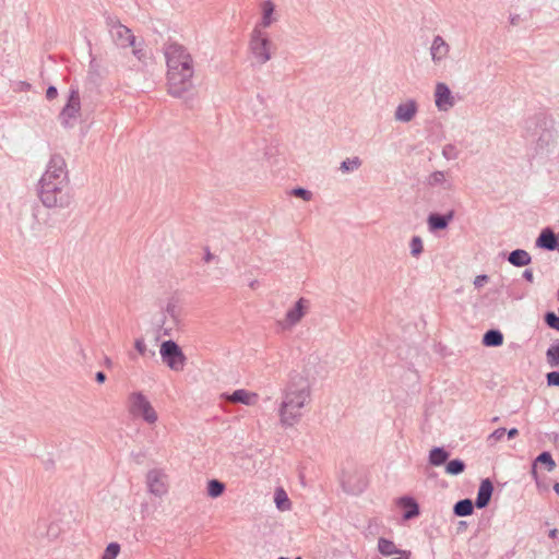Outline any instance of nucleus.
Segmentation results:
<instances>
[{
    "label": "nucleus",
    "instance_id": "f257e3e1",
    "mask_svg": "<svg viewBox=\"0 0 559 559\" xmlns=\"http://www.w3.org/2000/svg\"><path fill=\"white\" fill-rule=\"evenodd\" d=\"M69 171L64 157L55 153L37 185V195L45 207L67 209L72 203Z\"/></svg>",
    "mask_w": 559,
    "mask_h": 559
},
{
    "label": "nucleus",
    "instance_id": "f03ea898",
    "mask_svg": "<svg viewBox=\"0 0 559 559\" xmlns=\"http://www.w3.org/2000/svg\"><path fill=\"white\" fill-rule=\"evenodd\" d=\"M310 384L307 378L295 374L283 390L278 407L280 423L288 428L298 424L304 416V408L310 402Z\"/></svg>",
    "mask_w": 559,
    "mask_h": 559
},
{
    "label": "nucleus",
    "instance_id": "7ed1b4c3",
    "mask_svg": "<svg viewBox=\"0 0 559 559\" xmlns=\"http://www.w3.org/2000/svg\"><path fill=\"white\" fill-rule=\"evenodd\" d=\"M194 63L179 64L177 68L167 67V92L170 96L182 98L193 88Z\"/></svg>",
    "mask_w": 559,
    "mask_h": 559
},
{
    "label": "nucleus",
    "instance_id": "20e7f679",
    "mask_svg": "<svg viewBox=\"0 0 559 559\" xmlns=\"http://www.w3.org/2000/svg\"><path fill=\"white\" fill-rule=\"evenodd\" d=\"M128 411L131 416L141 417L150 425L158 419L156 411L142 392H132L128 396Z\"/></svg>",
    "mask_w": 559,
    "mask_h": 559
},
{
    "label": "nucleus",
    "instance_id": "39448f33",
    "mask_svg": "<svg viewBox=\"0 0 559 559\" xmlns=\"http://www.w3.org/2000/svg\"><path fill=\"white\" fill-rule=\"evenodd\" d=\"M274 44L266 32L252 29L249 40V49L260 64L266 63L272 58Z\"/></svg>",
    "mask_w": 559,
    "mask_h": 559
},
{
    "label": "nucleus",
    "instance_id": "423d86ee",
    "mask_svg": "<svg viewBox=\"0 0 559 559\" xmlns=\"http://www.w3.org/2000/svg\"><path fill=\"white\" fill-rule=\"evenodd\" d=\"M525 129L531 136H537L539 142L548 143L552 139L554 120L550 116L539 112L525 122Z\"/></svg>",
    "mask_w": 559,
    "mask_h": 559
},
{
    "label": "nucleus",
    "instance_id": "0eeeda50",
    "mask_svg": "<svg viewBox=\"0 0 559 559\" xmlns=\"http://www.w3.org/2000/svg\"><path fill=\"white\" fill-rule=\"evenodd\" d=\"M163 362L174 371H182L186 365V356L180 346L171 340L164 341L160 345Z\"/></svg>",
    "mask_w": 559,
    "mask_h": 559
},
{
    "label": "nucleus",
    "instance_id": "6e6552de",
    "mask_svg": "<svg viewBox=\"0 0 559 559\" xmlns=\"http://www.w3.org/2000/svg\"><path fill=\"white\" fill-rule=\"evenodd\" d=\"M106 25L114 43L120 48H128L134 46L135 36L132 31L123 25L119 19L115 16H108L106 19Z\"/></svg>",
    "mask_w": 559,
    "mask_h": 559
},
{
    "label": "nucleus",
    "instance_id": "1a4fd4ad",
    "mask_svg": "<svg viewBox=\"0 0 559 559\" xmlns=\"http://www.w3.org/2000/svg\"><path fill=\"white\" fill-rule=\"evenodd\" d=\"M163 52L166 59V66L177 68L179 64L193 62V58L188 49L173 40H168L164 44Z\"/></svg>",
    "mask_w": 559,
    "mask_h": 559
},
{
    "label": "nucleus",
    "instance_id": "9d476101",
    "mask_svg": "<svg viewBox=\"0 0 559 559\" xmlns=\"http://www.w3.org/2000/svg\"><path fill=\"white\" fill-rule=\"evenodd\" d=\"M81 98L78 88L71 87L66 106L59 115L60 122L63 127H73L80 116Z\"/></svg>",
    "mask_w": 559,
    "mask_h": 559
},
{
    "label": "nucleus",
    "instance_id": "9b49d317",
    "mask_svg": "<svg viewBox=\"0 0 559 559\" xmlns=\"http://www.w3.org/2000/svg\"><path fill=\"white\" fill-rule=\"evenodd\" d=\"M310 302L308 299L301 297L299 298L293 308H290L284 318L283 321H280L278 324L283 330H290L293 326L298 324L301 319L306 316L309 310Z\"/></svg>",
    "mask_w": 559,
    "mask_h": 559
},
{
    "label": "nucleus",
    "instance_id": "f8f14e48",
    "mask_svg": "<svg viewBox=\"0 0 559 559\" xmlns=\"http://www.w3.org/2000/svg\"><path fill=\"white\" fill-rule=\"evenodd\" d=\"M146 485L152 495L162 497L168 491L167 475L162 469H151L146 474Z\"/></svg>",
    "mask_w": 559,
    "mask_h": 559
},
{
    "label": "nucleus",
    "instance_id": "ddd939ff",
    "mask_svg": "<svg viewBox=\"0 0 559 559\" xmlns=\"http://www.w3.org/2000/svg\"><path fill=\"white\" fill-rule=\"evenodd\" d=\"M435 104L439 110L447 111L455 105L454 97L449 86L443 82H438L435 88Z\"/></svg>",
    "mask_w": 559,
    "mask_h": 559
},
{
    "label": "nucleus",
    "instance_id": "4468645a",
    "mask_svg": "<svg viewBox=\"0 0 559 559\" xmlns=\"http://www.w3.org/2000/svg\"><path fill=\"white\" fill-rule=\"evenodd\" d=\"M450 52V45L440 35H436L430 47L431 60L435 64L444 61Z\"/></svg>",
    "mask_w": 559,
    "mask_h": 559
},
{
    "label": "nucleus",
    "instance_id": "2eb2a0df",
    "mask_svg": "<svg viewBox=\"0 0 559 559\" xmlns=\"http://www.w3.org/2000/svg\"><path fill=\"white\" fill-rule=\"evenodd\" d=\"M418 112V104L415 99H408L405 103H401L394 112V119L400 122L412 121Z\"/></svg>",
    "mask_w": 559,
    "mask_h": 559
},
{
    "label": "nucleus",
    "instance_id": "dca6fc26",
    "mask_svg": "<svg viewBox=\"0 0 559 559\" xmlns=\"http://www.w3.org/2000/svg\"><path fill=\"white\" fill-rule=\"evenodd\" d=\"M224 397L227 402L233 404L254 405L258 402L259 395L245 389H238L231 394H225Z\"/></svg>",
    "mask_w": 559,
    "mask_h": 559
},
{
    "label": "nucleus",
    "instance_id": "f3484780",
    "mask_svg": "<svg viewBox=\"0 0 559 559\" xmlns=\"http://www.w3.org/2000/svg\"><path fill=\"white\" fill-rule=\"evenodd\" d=\"M454 218V211L451 210L445 214L431 213L428 216L427 223L431 231L445 229Z\"/></svg>",
    "mask_w": 559,
    "mask_h": 559
},
{
    "label": "nucleus",
    "instance_id": "a211bd4d",
    "mask_svg": "<svg viewBox=\"0 0 559 559\" xmlns=\"http://www.w3.org/2000/svg\"><path fill=\"white\" fill-rule=\"evenodd\" d=\"M275 11V5L271 0H266L262 3V16L261 20L255 24L253 29H259L261 32H266L276 19L273 16Z\"/></svg>",
    "mask_w": 559,
    "mask_h": 559
},
{
    "label": "nucleus",
    "instance_id": "6ab92c4d",
    "mask_svg": "<svg viewBox=\"0 0 559 559\" xmlns=\"http://www.w3.org/2000/svg\"><path fill=\"white\" fill-rule=\"evenodd\" d=\"M493 492V485L489 478L481 480L478 488L477 497L475 500V507L478 509L486 508L491 499Z\"/></svg>",
    "mask_w": 559,
    "mask_h": 559
},
{
    "label": "nucleus",
    "instance_id": "aec40b11",
    "mask_svg": "<svg viewBox=\"0 0 559 559\" xmlns=\"http://www.w3.org/2000/svg\"><path fill=\"white\" fill-rule=\"evenodd\" d=\"M557 240L558 236L550 228H545L537 237L536 246L542 249L554 251L558 248Z\"/></svg>",
    "mask_w": 559,
    "mask_h": 559
},
{
    "label": "nucleus",
    "instance_id": "412c9836",
    "mask_svg": "<svg viewBox=\"0 0 559 559\" xmlns=\"http://www.w3.org/2000/svg\"><path fill=\"white\" fill-rule=\"evenodd\" d=\"M399 506L404 509L403 518L411 520L419 515V506L412 497H402L399 499Z\"/></svg>",
    "mask_w": 559,
    "mask_h": 559
},
{
    "label": "nucleus",
    "instance_id": "4be33fe9",
    "mask_svg": "<svg viewBox=\"0 0 559 559\" xmlns=\"http://www.w3.org/2000/svg\"><path fill=\"white\" fill-rule=\"evenodd\" d=\"M508 261L518 267L528 265L532 261L530 253L523 249H515L510 252Z\"/></svg>",
    "mask_w": 559,
    "mask_h": 559
},
{
    "label": "nucleus",
    "instance_id": "5701e85b",
    "mask_svg": "<svg viewBox=\"0 0 559 559\" xmlns=\"http://www.w3.org/2000/svg\"><path fill=\"white\" fill-rule=\"evenodd\" d=\"M483 344L487 347H498L503 344V334L501 331L491 329L483 336Z\"/></svg>",
    "mask_w": 559,
    "mask_h": 559
},
{
    "label": "nucleus",
    "instance_id": "b1692460",
    "mask_svg": "<svg viewBox=\"0 0 559 559\" xmlns=\"http://www.w3.org/2000/svg\"><path fill=\"white\" fill-rule=\"evenodd\" d=\"M450 453L441 447H436L429 452V463L433 466H441L447 463Z\"/></svg>",
    "mask_w": 559,
    "mask_h": 559
},
{
    "label": "nucleus",
    "instance_id": "393cba45",
    "mask_svg": "<svg viewBox=\"0 0 559 559\" xmlns=\"http://www.w3.org/2000/svg\"><path fill=\"white\" fill-rule=\"evenodd\" d=\"M427 186L429 187H443L444 189H451L452 185L445 178V173L441 170H436L430 174L426 180Z\"/></svg>",
    "mask_w": 559,
    "mask_h": 559
},
{
    "label": "nucleus",
    "instance_id": "a878e982",
    "mask_svg": "<svg viewBox=\"0 0 559 559\" xmlns=\"http://www.w3.org/2000/svg\"><path fill=\"white\" fill-rule=\"evenodd\" d=\"M474 506L471 499H462L454 504L453 512L456 516H468L473 514Z\"/></svg>",
    "mask_w": 559,
    "mask_h": 559
},
{
    "label": "nucleus",
    "instance_id": "bb28decb",
    "mask_svg": "<svg viewBox=\"0 0 559 559\" xmlns=\"http://www.w3.org/2000/svg\"><path fill=\"white\" fill-rule=\"evenodd\" d=\"M378 550L383 556H391L400 554L401 549H399L392 540L380 537L378 540Z\"/></svg>",
    "mask_w": 559,
    "mask_h": 559
},
{
    "label": "nucleus",
    "instance_id": "cd10ccee",
    "mask_svg": "<svg viewBox=\"0 0 559 559\" xmlns=\"http://www.w3.org/2000/svg\"><path fill=\"white\" fill-rule=\"evenodd\" d=\"M540 463L546 466V469L548 472L552 471L556 467V463L549 452H542L535 460V464ZM532 474L535 478H537V472L535 469V466H533Z\"/></svg>",
    "mask_w": 559,
    "mask_h": 559
},
{
    "label": "nucleus",
    "instance_id": "c85d7f7f",
    "mask_svg": "<svg viewBox=\"0 0 559 559\" xmlns=\"http://www.w3.org/2000/svg\"><path fill=\"white\" fill-rule=\"evenodd\" d=\"M546 360L551 367L559 366V340H556L547 349Z\"/></svg>",
    "mask_w": 559,
    "mask_h": 559
},
{
    "label": "nucleus",
    "instance_id": "c756f323",
    "mask_svg": "<svg viewBox=\"0 0 559 559\" xmlns=\"http://www.w3.org/2000/svg\"><path fill=\"white\" fill-rule=\"evenodd\" d=\"M465 468V463L460 459L451 460L445 464V473L450 475H460Z\"/></svg>",
    "mask_w": 559,
    "mask_h": 559
},
{
    "label": "nucleus",
    "instance_id": "7c9ffc66",
    "mask_svg": "<svg viewBox=\"0 0 559 559\" xmlns=\"http://www.w3.org/2000/svg\"><path fill=\"white\" fill-rule=\"evenodd\" d=\"M165 314L169 316L174 325H177L179 322V309L177 305V300L175 298H170L167 301V305L164 309Z\"/></svg>",
    "mask_w": 559,
    "mask_h": 559
},
{
    "label": "nucleus",
    "instance_id": "2f4dec72",
    "mask_svg": "<svg viewBox=\"0 0 559 559\" xmlns=\"http://www.w3.org/2000/svg\"><path fill=\"white\" fill-rule=\"evenodd\" d=\"M225 491V484L217 479H211L207 483V495L212 498H217Z\"/></svg>",
    "mask_w": 559,
    "mask_h": 559
},
{
    "label": "nucleus",
    "instance_id": "473e14b6",
    "mask_svg": "<svg viewBox=\"0 0 559 559\" xmlns=\"http://www.w3.org/2000/svg\"><path fill=\"white\" fill-rule=\"evenodd\" d=\"M361 166V159L359 157L347 158L341 163L340 169L343 173H349L358 169Z\"/></svg>",
    "mask_w": 559,
    "mask_h": 559
},
{
    "label": "nucleus",
    "instance_id": "72a5a7b5",
    "mask_svg": "<svg viewBox=\"0 0 559 559\" xmlns=\"http://www.w3.org/2000/svg\"><path fill=\"white\" fill-rule=\"evenodd\" d=\"M134 348L142 357H154L155 352L147 348L143 337L135 338Z\"/></svg>",
    "mask_w": 559,
    "mask_h": 559
},
{
    "label": "nucleus",
    "instance_id": "f704fd0d",
    "mask_svg": "<svg viewBox=\"0 0 559 559\" xmlns=\"http://www.w3.org/2000/svg\"><path fill=\"white\" fill-rule=\"evenodd\" d=\"M275 502L280 510H288L290 508V500L283 489H277L275 492Z\"/></svg>",
    "mask_w": 559,
    "mask_h": 559
},
{
    "label": "nucleus",
    "instance_id": "c9c22d12",
    "mask_svg": "<svg viewBox=\"0 0 559 559\" xmlns=\"http://www.w3.org/2000/svg\"><path fill=\"white\" fill-rule=\"evenodd\" d=\"M544 321L550 329L559 332V314L557 316L554 311H547L544 316Z\"/></svg>",
    "mask_w": 559,
    "mask_h": 559
},
{
    "label": "nucleus",
    "instance_id": "e433bc0d",
    "mask_svg": "<svg viewBox=\"0 0 559 559\" xmlns=\"http://www.w3.org/2000/svg\"><path fill=\"white\" fill-rule=\"evenodd\" d=\"M120 552V545L118 543H110L100 559H116Z\"/></svg>",
    "mask_w": 559,
    "mask_h": 559
},
{
    "label": "nucleus",
    "instance_id": "4c0bfd02",
    "mask_svg": "<svg viewBox=\"0 0 559 559\" xmlns=\"http://www.w3.org/2000/svg\"><path fill=\"white\" fill-rule=\"evenodd\" d=\"M411 253L418 257L424 251L423 240L419 236H414L409 242Z\"/></svg>",
    "mask_w": 559,
    "mask_h": 559
},
{
    "label": "nucleus",
    "instance_id": "58836bf2",
    "mask_svg": "<svg viewBox=\"0 0 559 559\" xmlns=\"http://www.w3.org/2000/svg\"><path fill=\"white\" fill-rule=\"evenodd\" d=\"M460 151L454 144H445L442 148V156L448 159H456L459 157Z\"/></svg>",
    "mask_w": 559,
    "mask_h": 559
},
{
    "label": "nucleus",
    "instance_id": "ea45409f",
    "mask_svg": "<svg viewBox=\"0 0 559 559\" xmlns=\"http://www.w3.org/2000/svg\"><path fill=\"white\" fill-rule=\"evenodd\" d=\"M290 194L304 201H310L312 199V192L300 187L293 189Z\"/></svg>",
    "mask_w": 559,
    "mask_h": 559
},
{
    "label": "nucleus",
    "instance_id": "a19ab883",
    "mask_svg": "<svg viewBox=\"0 0 559 559\" xmlns=\"http://www.w3.org/2000/svg\"><path fill=\"white\" fill-rule=\"evenodd\" d=\"M549 386H559V371H551L546 374Z\"/></svg>",
    "mask_w": 559,
    "mask_h": 559
},
{
    "label": "nucleus",
    "instance_id": "79ce46f5",
    "mask_svg": "<svg viewBox=\"0 0 559 559\" xmlns=\"http://www.w3.org/2000/svg\"><path fill=\"white\" fill-rule=\"evenodd\" d=\"M507 432L506 428H498L492 433L489 435L488 441L493 440L495 442L501 441Z\"/></svg>",
    "mask_w": 559,
    "mask_h": 559
},
{
    "label": "nucleus",
    "instance_id": "37998d69",
    "mask_svg": "<svg viewBox=\"0 0 559 559\" xmlns=\"http://www.w3.org/2000/svg\"><path fill=\"white\" fill-rule=\"evenodd\" d=\"M58 96V90L55 86H49L46 91V98L52 100Z\"/></svg>",
    "mask_w": 559,
    "mask_h": 559
},
{
    "label": "nucleus",
    "instance_id": "c03bdc74",
    "mask_svg": "<svg viewBox=\"0 0 559 559\" xmlns=\"http://www.w3.org/2000/svg\"><path fill=\"white\" fill-rule=\"evenodd\" d=\"M132 47H133L132 53L134 55V57L138 60L142 61L145 58V52L143 51V49L142 48H138L135 44Z\"/></svg>",
    "mask_w": 559,
    "mask_h": 559
},
{
    "label": "nucleus",
    "instance_id": "a18cd8bd",
    "mask_svg": "<svg viewBox=\"0 0 559 559\" xmlns=\"http://www.w3.org/2000/svg\"><path fill=\"white\" fill-rule=\"evenodd\" d=\"M159 329L163 330L164 334L165 335H169L170 334V331H171V326H166V320H165V317L163 318V320L160 321V323L158 324Z\"/></svg>",
    "mask_w": 559,
    "mask_h": 559
},
{
    "label": "nucleus",
    "instance_id": "49530a36",
    "mask_svg": "<svg viewBox=\"0 0 559 559\" xmlns=\"http://www.w3.org/2000/svg\"><path fill=\"white\" fill-rule=\"evenodd\" d=\"M522 276H523L524 280H526L530 283H533V281H534V274H533V271L531 269H526L523 272Z\"/></svg>",
    "mask_w": 559,
    "mask_h": 559
},
{
    "label": "nucleus",
    "instance_id": "de8ad7c7",
    "mask_svg": "<svg viewBox=\"0 0 559 559\" xmlns=\"http://www.w3.org/2000/svg\"><path fill=\"white\" fill-rule=\"evenodd\" d=\"M95 380L98 382V383H104L106 381V374L105 372L103 371H98L95 376Z\"/></svg>",
    "mask_w": 559,
    "mask_h": 559
},
{
    "label": "nucleus",
    "instance_id": "09e8293b",
    "mask_svg": "<svg viewBox=\"0 0 559 559\" xmlns=\"http://www.w3.org/2000/svg\"><path fill=\"white\" fill-rule=\"evenodd\" d=\"M506 433H508L509 439H513L519 436V430L516 428H511Z\"/></svg>",
    "mask_w": 559,
    "mask_h": 559
},
{
    "label": "nucleus",
    "instance_id": "8fccbe9b",
    "mask_svg": "<svg viewBox=\"0 0 559 559\" xmlns=\"http://www.w3.org/2000/svg\"><path fill=\"white\" fill-rule=\"evenodd\" d=\"M204 262L209 263L214 259V255L210 252L209 248L205 250Z\"/></svg>",
    "mask_w": 559,
    "mask_h": 559
},
{
    "label": "nucleus",
    "instance_id": "3c124183",
    "mask_svg": "<svg viewBox=\"0 0 559 559\" xmlns=\"http://www.w3.org/2000/svg\"><path fill=\"white\" fill-rule=\"evenodd\" d=\"M510 23L514 26L518 25L520 23V15H518V14L511 15Z\"/></svg>",
    "mask_w": 559,
    "mask_h": 559
},
{
    "label": "nucleus",
    "instance_id": "603ef678",
    "mask_svg": "<svg viewBox=\"0 0 559 559\" xmlns=\"http://www.w3.org/2000/svg\"><path fill=\"white\" fill-rule=\"evenodd\" d=\"M486 280H487L486 275L477 276L475 284L479 285V283H483V281H486Z\"/></svg>",
    "mask_w": 559,
    "mask_h": 559
},
{
    "label": "nucleus",
    "instance_id": "864d4df0",
    "mask_svg": "<svg viewBox=\"0 0 559 559\" xmlns=\"http://www.w3.org/2000/svg\"><path fill=\"white\" fill-rule=\"evenodd\" d=\"M558 531L556 528L549 532V537L555 538L557 536Z\"/></svg>",
    "mask_w": 559,
    "mask_h": 559
},
{
    "label": "nucleus",
    "instance_id": "5fc2aeb1",
    "mask_svg": "<svg viewBox=\"0 0 559 559\" xmlns=\"http://www.w3.org/2000/svg\"><path fill=\"white\" fill-rule=\"evenodd\" d=\"M554 490L559 496V483H555Z\"/></svg>",
    "mask_w": 559,
    "mask_h": 559
},
{
    "label": "nucleus",
    "instance_id": "6e6d98bb",
    "mask_svg": "<svg viewBox=\"0 0 559 559\" xmlns=\"http://www.w3.org/2000/svg\"><path fill=\"white\" fill-rule=\"evenodd\" d=\"M257 285H258V281H252V282L250 283V287H251V288H255V286H257Z\"/></svg>",
    "mask_w": 559,
    "mask_h": 559
},
{
    "label": "nucleus",
    "instance_id": "4d7b16f0",
    "mask_svg": "<svg viewBox=\"0 0 559 559\" xmlns=\"http://www.w3.org/2000/svg\"><path fill=\"white\" fill-rule=\"evenodd\" d=\"M557 236H558V240H557L558 248H557V250L559 251V233L557 234Z\"/></svg>",
    "mask_w": 559,
    "mask_h": 559
},
{
    "label": "nucleus",
    "instance_id": "13d9d810",
    "mask_svg": "<svg viewBox=\"0 0 559 559\" xmlns=\"http://www.w3.org/2000/svg\"><path fill=\"white\" fill-rule=\"evenodd\" d=\"M498 420H499V418H498V417H495V418L492 419V421H493V423H495V421H498Z\"/></svg>",
    "mask_w": 559,
    "mask_h": 559
},
{
    "label": "nucleus",
    "instance_id": "bf43d9fd",
    "mask_svg": "<svg viewBox=\"0 0 559 559\" xmlns=\"http://www.w3.org/2000/svg\"><path fill=\"white\" fill-rule=\"evenodd\" d=\"M558 299H559V289H558Z\"/></svg>",
    "mask_w": 559,
    "mask_h": 559
}]
</instances>
